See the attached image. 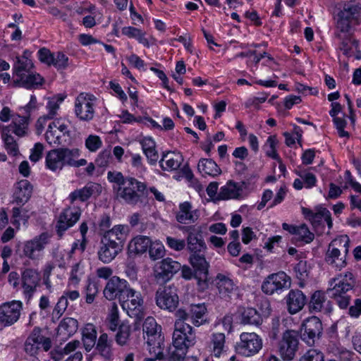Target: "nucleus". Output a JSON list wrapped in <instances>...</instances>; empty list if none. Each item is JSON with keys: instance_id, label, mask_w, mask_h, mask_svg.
Returning a JSON list of instances; mask_svg holds the SVG:
<instances>
[{"instance_id": "obj_27", "label": "nucleus", "mask_w": 361, "mask_h": 361, "mask_svg": "<svg viewBox=\"0 0 361 361\" xmlns=\"http://www.w3.org/2000/svg\"><path fill=\"white\" fill-rule=\"evenodd\" d=\"M128 228L124 225H116L111 229L104 232L102 240L123 248L126 240Z\"/></svg>"}, {"instance_id": "obj_61", "label": "nucleus", "mask_w": 361, "mask_h": 361, "mask_svg": "<svg viewBox=\"0 0 361 361\" xmlns=\"http://www.w3.org/2000/svg\"><path fill=\"white\" fill-rule=\"evenodd\" d=\"M68 305V301H67L65 298H59L56 305L54 307V309L52 312L53 317H56L59 319L63 314L65 312Z\"/></svg>"}, {"instance_id": "obj_12", "label": "nucleus", "mask_w": 361, "mask_h": 361, "mask_svg": "<svg viewBox=\"0 0 361 361\" xmlns=\"http://www.w3.org/2000/svg\"><path fill=\"white\" fill-rule=\"evenodd\" d=\"M290 286V278L283 271L269 274L263 281L262 291L267 295H273L287 289Z\"/></svg>"}, {"instance_id": "obj_9", "label": "nucleus", "mask_w": 361, "mask_h": 361, "mask_svg": "<svg viewBox=\"0 0 361 361\" xmlns=\"http://www.w3.org/2000/svg\"><path fill=\"white\" fill-rule=\"evenodd\" d=\"M298 336L295 331L286 330L278 344V351L284 361L294 359L298 348Z\"/></svg>"}, {"instance_id": "obj_17", "label": "nucleus", "mask_w": 361, "mask_h": 361, "mask_svg": "<svg viewBox=\"0 0 361 361\" xmlns=\"http://www.w3.org/2000/svg\"><path fill=\"white\" fill-rule=\"evenodd\" d=\"M81 209L78 207L70 206L60 214L56 225V231L59 237H61L64 232L73 226L80 219Z\"/></svg>"}, {"instance_id": "obj_52", "label": "nucleus", "mask_w": 361, "mask_h": 361, "mask_svg": "<svg viewBox=\"0 0 361 361\" xmlns=\"http://www.w3.org/2000/svg\"><path fill=\"white\" fill-rule=\"evenodd\" d=\"M148 251L149 257L153 261L163 258L166 252L164 245L158 240L151 242Z\"/></svg>"}, {"instance_id": "obj_19", "label": "nucleus", "mask_w": 361, "mask_h": 361, "mask_svg": "<svg viewBox=\"0 0 361 361\" xmlns=\"http://www.w3.org/2000/svg\"><path fill=\"white\" fill-rule=\"evenodd\" d=\"M130 287V286L126 280L114 276L108 280L104 288L103 294L108 300H114L118 298L120 301Z\"/></svg>"}, {"instance_id": "obj_8", "label": "nucleus", "mask_w": 361, "mask_h": 361, "mask_svg": "<svg viewBox=\"0 0 361 361\" xmlns=\"http://www.w3.org/2000/svg\"><path fill=\"white\" fill-rule=\"evenodd\" d=\"M207 308L204 304L190 305L188 309H179L176 312V317L180 322H190L195 326L205 324Z\"/></svg>"}, {"instance_id": "obj_43", "label": "nucleus", "mask_w": 361, "mask_h": 361, "mask_svg": "<svg viewBox=\"0 0 361 361\" xmlns=\"http://www.w3.org/2000/svg\"><path fill=\"white\" fill-rule=\"evenodd\" d=\"M215 282L219 293L223 296L228 295L234 290L235 285L233 281L228 276L223 274H217Z\"/></svg>"}, {"instance_id": "obj_48", "label": "nucleus", "mask_w": 361, "mask_h": 361, "mask_svg": "<svg viewBox=\"0 0 361 361\" xmlns=\"http://www.w3.org/2000/svg\"><path fill=\"white\" fill-rule=\"evenodd\" d=\"M1 133L8 154L13 157L18 155V146L14 138L10 134H8L6 128H3Z\"/></svg>"}, {"instance_id": "obj_33", "label": "nucleus", "mask_w": 361, "mask_h": 361, "mask_svg": "<svg viewBox=\"0 0 361 361\" xmlns=\"http://www.w3.org/2000/svg\"><path fill=\"white\" fill-rule=\"evenodd\" d=\"M101 245L98 250V258L103 263H110L122 250L119 246L110 244L101 240Z\"/></svg>"}, {"instance_id": "obj_64", "label": "nucleus", "mask_w": 361, "mask_h": 361, "mask_svg": "<svg viewBox=\"0 0 361 361\" xmlns=\"http://www.w3.org/2000/svg\"><path fill=\"white\" fill-rule=\"evenodd\" d=\"M49 125V128H56L57 131L61 133V134L63 135V136H65L66 135H68L69 133L68 124L64 120L61 118L55 119Z\"/></svg>"}, {"instance_id": "obj_46", "label": "nucleus", "mask_w": 361, "mask_h": 361, "mask_svg": "<svg viewBox=\"0 0 361 361\" xmlns=\"http://www.w3.org/2000/svg\"><path fill=\"white\" fill-rule=\"evenodd\" d=\"M241 191L238 184L229 181L221 188L219 196L222 200L236 199L240 197Z\"/></svg>"}, {"instance_id": "obj_20", "label": "nucleus", "mask_w": 361, "mask_h": 361, "mask_svg": "<svg viewBox=\"0 0 361 361\" xmlns=\"http://www.w3.org/2000/svg\"><path fill=\"white\" fill-rule=\"evenodd\" d=\"M102 192V186L99 183L89 182L84 187L71 192L68 197V200L71 204L77 201L85 202L91 197H97Z\"/></svg>"}, {"instance_id": "obj_63", "label": "nucleus", "mask_w": 361, "mask_h": 361, "mask_svg": "<svg viewBox=\"0 0 361 361\" xmlns=\"http://www.w3.org/2000/svg\"><path fill=\"white\" fill-rule=\"evenodd\" d=\"M102 145L100 137L97 135H90L85 140V146L90 152H96Z\"/></svg>"}, {"instance_id": "obj_49", "label": "nucleus", "mask_w": 361, "mask_h": 361, "mask_svg": "<svg viewBox=\"0 0 361 361\" xmlns=\"http://www.w3.org/2000/svg\"><path fill=\"white\" fill-rule=\"evenodd\" d=\"M106 322L109 329L112 331H116L121 325L118 307L116 303H113L109 309Z\"/></svg>"}, {"instance_id": "obj_34", "label": "nucleus", "mask_w": 361, "mask_h": 361, "mask_svg": "<svg viewBox=\"0 0 361 361\" xmlns=\"http://www.w3.org/2000/svg\"><path fill=\"white\" fill-rule=\"evenodd\" d=\"M32 187L27 180H21L17 183L13 194L14 201L17 204H24L30 198Z\"/></svg>"}, {"instance_id": "obj_23", "label": "nucleus", "mask_w": 361, "mask_h": 361, "mask_svg": "<svg viewBox=\"0 0 361 361\" xmlns=\"http://www.w3.org/2000/svg\"><path fill=\"white\" fill-rule=\"evenodd\" d=\"M185 231L188 232L186 245L190 254L204 252L207 245L202 238L201 228L188 226Z\"/></svg>"}, {"instance_id": "obj_24", "label": "nucleus", "mask_w": 361, "mask_h": 361, "mask_svg": "<svg viewBox=\"0 0 361 361\" xmlns=\"http://www.w3.org/2000/svg\"><path fill=\"white\" fill-rule=\"evenodd\" d=\"M29 120L28 116L14 114L12 116L11 123L8 126L0 125L1 132L3 128H6L8 134L13 133L18 137H23L27 134Z\"/></svg>"}, {"instance_id": "obj_31", "label": "nucleus", "mask_w": 361, "mask_h": 361, "mask_svg": "<svg viewBox=\"0 0 361 361\" xmlns=\"http://www.w3.org/2000/svg\"><path fill=\"white\" fill-rule=\"evenodd\" d=\"M183 161V156L180 153L168 152L163 154L159 161V166L164 171H176L180 166Z\"/></svg>"}, {"instance_id": "obj_44", "label": "nucleus", "mask_w": 361, "mask_h": 361, "mask_svg": "<svg viewBox=\"0 0 361 361\" xmlns=\"http://www.w3.org/2000/svg\"><path fill=\"white\" fill-rule=\"evenodd\" d=\"M97 331L92 324H87L82 329V341L87 351H90L96 343Z\"/></svg>"}, {"instance_id": "obj_39", "label": "nucleus", "mask_w": 361, "mask_h": 361, "mask_svg": "<svg viewBox=\"0 0 361 361\" xmlns=\"http://www.w3.org/2000/svg\"><path fill=\"white\" fill-rule=\"evenodd\" d=\"M112 341L109 338L107 334L100 335L96 345V350L105 359L109 360L112 357Z\"/></svg>"}, {"instance_id": "obj_37", "label": "nucleus", "mask_w": 361, "mask_h": 361, "mask_svg": "<svg viewBox=\"0 0 361 361\" xmlns=\"http://www.w3.org/2000/svg\"><path fill=\"white\" fill-rule=\"evenodd\" d=\"M151 242L147 236L137 235L130 241L128 252L131 255H142L148 250Z\"/></svg>"}, {"instance_id": "obj_59", "label": "nucleus", "mask_w": 361, "mask_h": 361, "mask_svg": "<svg viewBox=\"0 0 361 361\" xmlns=\"http://www.w3.org/2000/svg\"><path fill=\"white\" fill-rule=\"evenodd\" d=\"M300 361H324L323 353L316 349H310L300 359Z\"/></svg>"}, {"instance_id": "obj_57", "label": "nucleus", "mask_w": 361, "mask_h": 361, "mask_svg": "<svg viewBox=\"0 0 361 361\" xmlns=\"http://www.w3.org/2000/svg\"><path fill=\"white\" fill-rule=\"evenodd\" d=\"M97 285L94 282L88 281L85 289V302L87 304H92L94 301L95 297L97 296Z\"/></svg>"}, {"instance_id": "obj_26", "label": "nucleus", "mask_w": 361, "mask_h": 361, "mask_svg": "<svg viewBox=\"0 0 361 361\" xmlns=\"http://www.w3.org/2000/svg\"><path fill=\"white\" fill-rule=\"evenodd\" d=\"M40 281L39 273L34 269H26L22 273V286L23 293L28 299L31 298L36 291L37 286Z\"/></svg>"}, {"instance_id": "obj_55", "label": "nucleus", "mask_w": 361, "mask_h": 361, "mask_svg": "<svg viewBox=\"0 0 361 361\" xmlns=\"http://www.w3.org/2000/svg\"><path fill=\"white\" fill-rule=\"evenodd\" d=\"M62 136L56 128H49V125L48 126V129L45 133V139L46 141L49 145H61L62 144Z\"/></svg>"}, {"instance_id": "obj_50", "label": "nucleus", "mask_w": 361, "mask_h": 361, "mask_svg": "<svg viewBox=\"0 0 361 361\" xmlns=\"http://www.w3.org/2000/svg\"><path fill=\"white\" fill-rule=\"evenodd\" d=\"M63 100L64 97L59 95L50 98L46 106L47 114L44 116L50 120L54 118L57 116V112L59 109L60 104L63 102Z\"/></svg>"}, {"instance_id": "obj_45", "label": "nucleus", "mask_w": 361, "mask_h": 361, "mask_svg": "<svg viewBox=\"0 0 361 361\" xmlns=\"http://www.w3.org/2000/svg\"><path fill=\"white\" fill-rule=\"evenodd\" d=\"M225 345V335L223 333H214L210 339L209 348L212 354L219 357L222 354Z\"/></svg>"}, {"instance_id": "obj_40", "label": "nucleus", "mask_w": 361, "mask_h": 361, "mask_svg": "<svg viewBox=\"0 0 361 361\" xmlns=\"http://www.w3.org/2000/svg\"><path fill=\"white\" fill-rule=\"evenodd\" d=\"M198 171L202 175L216 176L221 173V171L219 166L210 159H201L197 165Z\"/></svg>"}, {"instance_id": "obj_5", "label": "nucleus", "mask_w": 361, "mask_h": 361, "mask_svg": "<svg viewBox=\"0 0 361 361\" xmlns=\"http://www.w3.org/2000/svg\"><path fill=\"white\" fill-rule=\"evenodd\" d=\"M196 336L193 328L186 322L176 319L173 333V347L180 351L181 355H186L190 348L195 345Z\"/></svg>"}, {"instance_id": "obj_28", "label": "nucleus", "mask_w": 361, "mask_h": 361, "mask_svg": "<svg viewBox=\"0 0 361 361\" xmlns=\"http://www.w3.org/2000/svg\"><path fill=\"white\" fill-rule=\"evenodd\" d=\"M199 211L193 209L191 203L189 202L180 203L176 214V221L183 224H193L199 219Z\"/></svg>"}, {"instance_id": "obj_38", "label": "nucleus", "mask_w": 361, "mask_h": 361, "mask_svg": "<svg viewBox=\"0 0 361 361\" xmlns=\"http://www.w3.org/2000/svg\"><path fill=\"white\" fill-rule=\"evenodd\" d=\"M46 166L52 171H61L63 167V160L61 148L51 149L45 157Z\"/></svg>"}, {"instance_id": "obj_62", "label": "nucleus", "mask_w": 361, "mask_h": 361, "mask_svg": "<svg viewBox=\"0 0 361 361\" xmlns=\"http://www.w3.org/2000/svg\"><path fill=\"white\" fill-rule=\"evenodd\" d=\"M82 271L80 270V263L75 264L71 269L70 278L68 279V286H77L80 281V275Z\"/></svg>"}, {"instance_id": "obj_18", "label": "nucleus", "mask_w": 361, "mask_h": 361, "mask_svg": "<svg viewBox=\"0 0 361 361\" xmlns=\"http://www.w3.org/2000/svg\"><path fill=\"white\" fill-rule=\"evenodd\" d=\"M240 338V341L238 344L237 350L244 356L254 355L262 348V341L255 333H242Z\"/></svg>"}, {"instance_id": "obj_42", "label": "nucleus", "mask_w": 361, "mask_h": 361, "mask_svg": "<svg viewBox=\"0 0 361 361\" xmlns=\"http://www.w3.org/2000/svg\"><path fill=\"white\" fill-rule=\"evenodd\" d=\"M43 78L32 71L25 74L18 79H14V83L19 84L25 88L30 89L42 83Z\"/></svg>"}, {"instance_id": "obj_32", "label": "nucleus", "mask_w": 361, "mask_h": 361, "mask_svg": "<svg viewBox=\"0 0 361 361\" xmlns=\"http://www.w3.org/2000/svg\"><path fill=\"white\" fill-rule=\"evenodd\" d=\"M27 54L28 51L26 50L22 56L16 58V62L13 68L14 79H18L25 74L32 71L33 63L27 56Z\"/></svg>"}, {"instance_id": "obj_56", "label": "nucleus", "mask_w": 361, "mask_h": 361, "mask_svg": "<svg viewBox=\"0 0 361 361\" xmlns=\"http://www.w3.org/2000/svg\"><path fill=\"white\" fill-rule=\"evenodd\" d=\"M51 65L58 70H64L68 66V58L63 53L57 51L54 53Z\"/></svg>"}, {"instance_id": "obj_6", "label": "nucleus", "mask_w": 361, "mask_h": 361, "mask_svg": "<svg viewBox=\"0 0 361 361\" xmlns=\"http://www.w3.org/2000/svg\"><path fill=\"white\" fill-rule=\"evenodd\" d=\"M119 302L129 317L135 319L143 317L144 298L140 291L130 287Z\"/></svg>"}, {"instance_id": "obj_30", "label": "nucleus", "mask_w": 361, "mask_h": 361, "mask_svg": "<svg viewBox=\"0 0 361 361\" xmlns=\"http://www.w3.org/2000/svg\"><path fill=\"white\" fill-rule=\"evenodd\" d=\"M63 164L71 167H80L87 164L85 159H78L80 156V151L78 148L61 147Z\"/></svg>"}, {"instance_id": "obj_35", "label": "nucleus", "mask_w": 361, "mask_h": 361, "mask_svg": "<svg viewBox=\"0 0 361 361\" xmlns=\"http://www.w3.org/2000/svg\"><path fill=\"white\" fill-rule=\"evenodd\" d=\"M238 313L240 322L243 324L258 326L262 324V317L255 308L240 307Z\"/></svg>"}, {"instance_id": "obj_13", "label": "nucleus", "mask_w": 361, "mask_h": 361, "mask_svg": "<svg viewBox=\"0 0 361 361\" xmlns=\"http://www.w3.org/2000/svg\"><path fill=\"white\" fill-rule=\"evenodd\" d=\"M40 347L47 352L51 348V341L42 335L39 327H35L25 342L24 349L26 353L35 356Z\"/></svg>"}, {"instance_id": "obj_41", "label": "nucleus", "mask_w": 361, "mask_h": 361, "mask_svg": "<svg viewBox=\"0 0 361 361\" xmlns=\"http://www.w3.org/2000/svg\"><path fill=\"white\" fill-rule=\"evenodd\" d=\"M78 322L72 317L64 318L59 324L58 331L59 335H63L66 338L73 336L78 330Z\"/></svg>"}, {"instance_id": "obj_25", "label": "nucleus", "mask_w": 361, "mask_h": 361, "mask_svg": "<svg viewBox=\"0 0 361 361\" xmlns=\"http://www.w3.org/2000/svg\"><path fill=\"white\" fill-rule=\"evenodd\" d=\"M302 211L305 218L310 221L312 226L316 227L322 224L323 222H326L329 228L332 227L331 213L327 209L320 207L315 211H312L310 209L302 207Z\"/></svg>"}, {"instance_id": "obj_36", "label": "nucleus", "mask_w": 361, "mask_h": 361, "mask_svg": "<svg viewBox=\"0 0 361 361\" xmlns=\"http://www.w3.org/2000/svg\"><path fill=\"white\" fill-rule=\"evenodd\" d=\"M360 11V7L359 5L353 2H349L344 4L343 8L338 13L337 16L341 17L343 13V18L348 20L354 25H360L361 23Z\"/></svg>"}, {"instance_id": "obj_53", "label": "nucleus", "mask_w": 361, "mask_h": 361, "mask_svg": "<svg viewBox=\"0 0 361 361\" xmlns=\"http://www.w3.org/2000/svg\"><path fill=\"white\" fill-rule=\"evenodd\" d=\"M342 15H343V13ZM352 24L353 23L349 22L348 20L343 18V16H341V17L337 16L334 32L335 36L341 37V34H349Z\"/></svg>"}, {"instance_id": "obj_15", "label": "nucleus", "mask_w": 361, "mask_h": 361, "mask_svg": "<svg viewBox=\"0 0 361 361\" xmlns=\"http://www.w3.org/2000/svg\"><path fill=\"white\" fill-rule=\"evenodd\" d=\"M181 264L170 257L163 259L154 268V276L159 283H164L180 270Z\"/></svg>"}, {"instance_id": "obj_11", "label": "nucleus", "mask_w": 361, "mask_h": 361, "mask_svg": "<svg viewBox=\"0 0 361 361\" xmlns=\"http://www.w3.org/2000/svg\"><path fill=\"white\" fill-rule=\"evenodd\" d=\"M23 303L19 300L4 302L0 305V330L14 324L19 319Z\"/></svg>"}, {"instance_id": "obj_3", "label": "nucleus", "mask_w": 361, "mask_h": 361, "mask_svg": "<svg viewBox=\"0 0 361 361\" xmlns=\"http://www.w3.org/2000/svg\"><path fill=\"white\" fill-rule=\"evenodd\" d=\"M350 238L343 235L333 240L329 245L325 255L326 262L336 269H341L346 265V255L350 247Z\"/></svg>"}, {"instance_id": "obj_58", "label": "nucleus", "mask_w": 361, "mask_h": 361, "mask_svg": "<svg viewBox=\"0 0 361 361\" xmlns=\"http://www.w3.org/2000/svg\"><path fill=\"white\" fill-rule=\"evenodd\" d=\"M167 246L175 251H182L186 246L184 239H178L171 236H167L166 239Z\"/></svg>"}, {"instance_id": "obj_1", "label": "nucleus", "mask_w": 361, "mask_h": 361, "mask_svg": "<svg viewBox=\"0 0 361 361\" xmlns=\"http://www.w3.org/2000/svg\"><path fill=\"white\" fill-rule=\"evenodd\" d=\"M107 180L113 184L116 198L128 205L144 204L148 197V187L145 182L131 176L125 177L120 171L107 173Z\"/></svg>"}, {"instance_id": "obj_21", "label": "nucleus", "mask_w": 361, "mask_h": 361, "mask_svg": "<svg viewBox=\"0 0 361 361\" xmlns=\"http://www.w3.org/2000/svg\"><path fill=\"white\" fill-rule=\"evenodd\" d=\"M204 252L190 254L189 262L194 269L195 272V278L200 282H206L207 281L209 264L206 260Z\"/></svg>"}, {"instance_id": "obj_54", "label": "nucleus", "mask_w": 361, "mask_h": 361, "mask_svg": "<svg viewBox=\"0 0 361 361\" xmlns=\"http://www.w3.org/2000/svg\"><path fill=\"white\" fill-rule=\"evenodd\" d=\"M295 235L298 240H300L305 243L312 242L314 238V235L311 233L305 224L298 226Z\"/></svg>"}, {"instance_id": "obj_60", "label": "nucleus", "mask_w": 361, "mask_h": 361, "mask_svg": "<svg viewBox=\"0 0 361 361\" xmlns=\"http://www.w3.org/2000/svg\"><path fill=\"white\" fill-rule=\"evenodd\" d=\"M339 40V49L343 51V54L348 55L350 50L351 37L349 34H341V37H336Z\"/></svg>"}, {"instance_id": "obj_29", "label": "nucleus", "mask_w": 361, "mask_h": 361, "mask_svg": "<svg viewBox=\"0 0 361 361\" xmlns=\"http://www.w3.org/2000/svg\"><path fill=\"white\" fill-rule=\"evenodd\" d=\"M287 310L291 314L300 312L305 306L307 299L303 293L300 290H291L285 298Z\"/></svg>"}, {"instance_id": "obj_47", "label": "nucleus", "mask_w": 361, "mask_h": 361, "mask_svg": "<svg viewBox=\"0 0 361 361\" xmlns=\"http://www.w3.org/2000/svg\"><path fill=\"white\" fill-rule=\"evenodd\" d=\"M116 331L117 333L115 335L116 343L121 346L127 345L131 333L130 325L128 322H123Z\"/></svg>"}, {"instance_id": "obj_2", "label": "nucleus", "mask_w": 361, "mask_h": 361, "mask_svg": "<svg viewBox=\"0 0 361 361\" xmlns=\"http://www.w3.org/2000/svg\"><path fill=\"white\" fill-rule=\"evenodd\" d=\"M334 282L338 281L331 288L327 290L329 296L333 299L341 309H346L350 302L351 295L349 293L355 286V280L351 272L339 275L333 279Z\"/></svg>"}, {"instance_id": "obj_16", "label": "nucleus", "mask_w": 361, "mask_h": 361, "mask_svg": "<svg viewBox=\"0 0 361 361\" xmlns=\"http://www.w3.org/2000/svg\"><path fill=\"white\" fill-rule=\"evenodd\" d=\"M81 209L78 207L70 206L60 214L56 225V231L59 237H61L64 232L73 226L80 219Z\"/></svg>"}, {"instance_id": "obj_7", "label": "nucleus", "mask_w": 361, "mask_h": 361, "mask_svg": "<svg viewBox=\"0 0 361 361\" xmlns=\"http://www.w3.org/2000/svg\"><path fill=\"white\" fill-rule=\"evenodd\" d=\"M51 235L48 232H43L27 240L23 244V253L25 257L31 260H38L42 258L43 251L49 244Z\"/></svg>"}, {"instance_id": "obj_10", "label": "nucleus", "mask_w": 361, "mask_h": 361, "mask_svg": "<svg viewBox=\"0 0 361 361\" xmlns=\"http://www.w3.org/2000/svg\"><path fill=\"white\" fill-rule=\"evenodd\" d=\"M96 98L92 94L82 92L75 100V114L81 121H89L94 115Z\"/></svg>"}, {"instance_id": "obj_51", "label": "nucleus", "mask_w": 361, "mask_h": 361, "mask_svg": "<svg viewBox=\"0 0 361 361\" xmlns=\"http://www.w3.org/2000/svg\"><path fill=\"white\" fill-rule=\"evenodd\" d=\"M326 302L324 293L316 291L313 293L310 302V309L312 312H321L324 308Z\"/></svg>"}, {"instance_id": "obj_22", "label": "nucleus", "mask_w": 361, "mask_h": 361, "mask_svg": "<svg viewBox=\"0 0 361 361\" xmlns=\"http://www.w3.org/2000/svg\"><path fill=\"white\" fill-rule=\"evenodd\" d=\"M302 340L309 345H314L315 338L318 337L322 331V324L317 317L307 318L302 324Z\"/></svg>"}, {"instance_id": "obj_4", "label": "nucleus", "mask_w": 361, "mask_h": 361, "mask_svg": "<svg viewBox=\"0 0 361 361\" xmlns=\"http://www.w3.org/2000/svg\"><path fill=\"white\" fill-rule=\"evenodd\" d=\"M145 339L147 344L150 355H154L157 357H161L164 349V336L161 335V326L159 325L155 319L148 317L145 319L143 326Z\"/></svg>"}, {"instance_id": "obj_14", "label": "nucleus", "mask_w": 361, "mask_h": 361, "mask_svg": "<svg viewBox=\"0 0 361 361\" xmlns=\"http://www.w3.org/2000/svg\"><path fill=\"white\" fill-rule=\"evenodd\" d=\"M155 298L158 307L171 312L177 307L179 302L177 288L174 285L159 288Z\"/></svg>"}]
</instances>
